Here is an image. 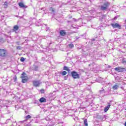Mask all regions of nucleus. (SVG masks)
Listing matches in <instances>:
<instances>
[{
  "label": "nucleus",
  "instance_id": "a878e982",
  "mask_svg": "<svg viewBox=\"0 0 126 126\" xmlns=\"http://www.w3.org/2000/svg\"><path fill=\"white\" fill-rule=\"evenodd\" d=\"M17 50H21V47L17 46Z\"/></svg>",
  "mask_w": 126,
  "mask_h": 126
},
{
  "label": "nucleus",
  "instance_id": "2eb2a0df",
  "mask_svg": "<svg viewBox=\"0 0 126 126\" xmlns=\"http://www.w3.org/2000/svg\"><path fill=\"white\" fill-rule=\"evenodd\" d=\"M19 6H20V7H23V8L25 7V5H24V4H23L22 2L19 3Z\"/></svg>",
  "mask_w": 126,
  "mask_h": 126
},
{
  "label": "nucleus",
  "instance_id": "473e14b6",
  "mask_svg": "<svg viewBox=\"0 0 126 126\" xmlns=\"http://www.w3.org/2000/svg\"><path fill=\"white\" fill-rule=\"evenodd\" d=\"M92 41H95V39L94 38V39H92Z\"/></svg>",
  "mask_w": 126,
  "mask_h": 126
},
{
  "label": "nucleus",
  "instance_id": "20e7f679",
  "mask_svg": "<svg viewBox=\"0 0 126 126\" xmlns=\"http://www.w3.org/2000/svg\"><path fill=\"white\" fill-rule=\"evenodd\" d=\"M71 74L74 79H77L80 77L79 74L75 71H72Z\"/></svg>",
  "mask_w": 126,
  "mask_h": 126
},
{
  "label": "nucleus",
  "instance_id": "58836bf2",
  "mask_svg": "<svg viewBox=\"0 0 126 126\" xmlns=\"http://www.w3.org/2000/svg\"><path fill=\"white\" fill-rule=\"evenodd\" d=\"M76 39H78V37H76Z\"/></svg>",
  "mask_w": 126,
  "mask_h": 126
},
{
  "label": "nucleus",
  "instance_id": "4468645a",
  "mask_svg": "<svg viewBox=\"0 0 126 126\" xmlns=\"http://www.w3.org/2000/svg\"><path fill=\"white\" fill-rule=\"evenodd\" d=\"M18 29H19V27L17 25H15L13 27V31H17V30H18Z\"/></svg>",
  "mask_w": 126,
  "mask_h": 126
},
{
  "label": "nucleus",
  "instance_id": "c756f323",
  "mask_svg": "<svg viewBox=\"0 0 126 126\" xmlns=\"http://www.w3.org/2000/svg\"><path fill=\"white\" fill-rule=\"evenodd\" d=\"M64 80H66V79H67V76H64Z\"/></svg>",
  "mask_w": 126,
  "mask_h": 126
},
{
  "label": "nucleus",
  "instance_id": "4be33fe9",
  "mask_svg": "<svg viewBox=\"0 0 126 126\" xmlns=\"http://www.w3.org/2000/svg\"><path fill=\"white\" fill-rule=\"evenodd\" d=\"M69 47L70 48V49H72V48H73L74 47V46L73 45V44H70L68 45Z\"/></svg>",
  "mask_w": 126,
  "mask_h": 126
},
{
  "label": "nucleus",
  "instance_id": "e433bc0d",
  "mask_svg": "<svg viewBox=\"0 0 126 126\" xmlns=\"http://www.w3.org/2000/svg\"><path fill=\"white\" fill-rule=\"evenodd\" d=\"M114 19H117V17H115L114 18Z\"/></svg>",
  "mask_w": 126,
  "mask_h": 126
},
{
  "label": "nucleus",
  "instance_id": "f257e3e1",
  "mask_svg": "<svg viewBox=\"0 0 126 126\" xmlns=\"http://www.w3.org/2000/svg\"><path fill=\"white\" fill-rule=\"evenodd\" d=\"M21 78L22 79V82L23 83H26L27 82V80H28V77L26 74V73L23 72L21 76Z\"/></svg>",
  "mask_w": 126,
  "mask_h": 126
},
{
  "label": "nucleus",
  "instance_id": "f3484780",
  "mask_svg": "<svg viewBox=\"0 0 126 126\" xmlns=\"http://www.w3.org/2000/svg\"><path fill=\"white\" fill-rule=\"evenodd\" d=\"M84 124L85 126H88V123H87V119L84 120Z\"/></svg>",
  "mask_w": 126,
  "mask_h": 126
},
{
  "label": "nucleus",
  "instance_id": "bb28decb",
  "mask_svg": "<svg viewBox=\"0 0 126 126\" xmlns=\"http://www.w3.org/2000/svg\"><path fill=\"white\" fill-rule=\"evenodd\" d=\"M40 9H41V10L45 11V10H46V8H45V7H42V8H41Z\"/></svg>",
  "mask_w": 126,
  "mask_h": 126
},
{
  "label": "nucleus",
  "instance_id": "f03ea898",
  "mask_svg": "<svg viewBox=\"0 0 126 126\" xmlns=\"http://www.w3.org/2000/svg\"><path fill=\"white\" fill-rule=\"evenodd\" d=\"M7 55V51L5 49H0V57L1 58H5Z\"/></svg>",
  "mask_w": 126,
  "mask_h": 126
},
{
  "label": "nucleus",
  "instance_id": "aec40b11",
  "mask_svg": "<svg viewBox=\"0 0 126 126\" xmlns=\"http://www.w3.org/2000/svg\"><path fill=\"white\" fill-rule=\"evenodd\" d=\"M31 118H32L31 116L28 115V116H26L25 119L26 120H29V119H31Z\"/></svg>",
  "mask_w": 126,
  "mask_h": 126
},
{
  "label": "nucleus",
  "instance_id": "393cba45",
  "mask_svg": "<svg viewBox=\"0 0 126 126\" xmlns=\"http://www.w3.org/2000/svg\"><path fill=\"white\" fill-rule=\"evenodd\" d=\"M34 70H35V71H37V70H38V66H35L34 67Z\"/></svg>",
  "mask_w": 126,
  "mask_h": 126
},
{
  "label": "nucleus",
  "instance_id": "5701e85b",
  "mask_svg": "<svg viewBox=\"0 0 126 126\" xmlns=\"http://www.w3.org/2000/svg\"><path fill=\"white\" fill-rule=\"evenodd\" d=\"M20 61H21V62H25V59H24V58H23V57H21Z\"/></svg>",
  "mask_w": 126,
  "mask_h": 126
},
{
  "label": "nucleus",
  "instance_id": "423d86ee",
  "mask_svg": "<svg viewBox=\"0 0 126 126\" xmlns=\"http://www.w3.org/2000/svg\"><path fill=\"white\" fill-rule=\"evenodd\" d=\"M115 70L116 71H117V72H123L125 70V68H123L122 67H116L114 68Z\"/></svg>",
  "mask_w": 126,
  "mask_h": 126
},
{
  "label": "nucleus",
  "instance_id": "72a5a7b5",
  "mask_svg": "<svg viewBox=\"0 0 126 126\" xmlns=\"http://www.w3.org/2000/svg\"><path fill=\"white\" fill-rule=\"evenodd\" d=\"M81 71H83V72H84V70H83V69L81 70Z\"/></svg>",
  "mask_w": 126,
  "mask_h": 126
},
{
  "label": "nucleus",
  "instance_id": "0eeeda50",
  "mask_svg": "<svg viewBox=\"0 0 126 126\" xmlns=\"http://www.w3.org/2000/svg\"><path fill=\"white\" fill-rule=\"evenodd\" d=\"M33 84L34 86H35V87H38L40 86V84H41V82H40V81H33Z\"/></svg>",
  "mask_w": 126,
  "mask_h": 126
},
{
  "label": "nucleus",
  "instance_id": "dca6fc26",
  "mask_svg": "<svg viewBox=\"0 0 126 126\" xmlns=\"http://www.w3.org/2000/svg\"><path fill=\"white\" fill-rule=\"evenodd\" d=\"M100 9L101 10H103L104 11L105 10H107V7H104L103 5H101Z\"/></svg>",
  "mask_w": 126,
  "mask_h": 126
},
{
  "label": "nucleus",
  "instance_id": "c9c22d12",
  "mask_svg": "<svg viewBox=\"0 0 126 126\" xmlns=\"http://www.w3.org/2000/svg\"><path fill=\"white\" fill-rule=\"evenodd\" d=\"M69 18H72V17H71V16L69 17Z\"/></svg>",
  "mask_w": 126,
  "mask_h": 126
},
{
  "label": "nucleus",
  "instance_id": "b1692460",
  "mask_svg": "<svg viewBox=\"0 0 126 126\" xmlns=\"http://www.w3.org/2000/svg\"><path fill=\"white\" fill-rule=\"evenodd\" d=\"M13 80L14 82L16 81L17 80V77H16V76H15L14 77H13Z\"/></svg>",
  "mask_w": 126,
  "mask_h": 126
},
{
  "label": "nucleus",
  "instance_id": "a211bd4d",
  "mask_svg": "<svg viewBox=\"0 0 126 126\" xmlns=\"http://www.w3.org/2000/svg\"><path fill=\"white\" fill-rule=\"evenodd\" d=\"M63 69H64V70H66L67 71H70V70H69V69H68V67H67L66 66H64L63 67Z\"/></svg>",
  "mask_w": 126,
  "mask_h": 126
},
{
  "label": "nucleus",
  "instance_id": "39448f33",
  "mask_svg": "<svg viewBox=\"0 0 126 126\" xmlns=\"http://www.w3.org/2000/svg\"><path fill=\"white\" fill-rule=\"evenodd\" d=\"M111 25L113 28H118V29H122V26L118 23L111 24Z\"/></svg>",
  "mask_w": 126,
  "mask_h": 126
},
{
  "label": "nucleus",
  "instance_id": "9b49d317",
  "mask_svg": "<svg viewBox=\"0 0 126 126\" xmlns=\"http://www.w3.org/2000/svg\"><path fill=\"white\" fill-rule=\"evenodd\" d=\"M39 102H40V103H45L47 102V99L44 97H41L39 99Z\"/></svg>",
  "mask_w": 126,
  "mask_h": 126
},
{
  "label": "nucleus",
  "instance_id": "ea45409f",
  "mask_svg": "<svg viewBox=\"0 0 126 126\" xmlns=\"http://www.w3.org/2000/svg\"><path fill=\"white\" fill-rule=\"evenodd\" d=\"M125 126H126V122L125 123Z\"/></svg>",
  "mask_w": 126,
  "mask_h": 126
},
{
  "label": "nucleus",
  "instance_id": "c85d7f7f",
  "mask_svg": "<svg viewBox=\"0 0 126 126\" xmlns=\"http://www.w3.org/2000/svg\"><path fill=\"white\" fill-rule=\"evenodd\" d=\"M40 91H41V93H44V92H45V91L44 90H40Z\"/></svg>",
  "mask_w": 126,
  "mask_h": 126
},
{
  "label": "nucleus",
  "instance_id": "6ab92c4d",
  "mask_svg": "<svg viewBox=\"0 0 126 126\" xmlns=\"http://www.w3.org/2000/svg\"><path fill=\"white\" fill-rule=\"evenodd\" d=\"M66 73H67L66 71H63V72H62L61 74H62V75H63V76H64V75H66Z\"/></svg>",
  "mask_w": 126,
  "mask_h": 126
},
{
  "label": "nucleus",
  "instance_id": "ddd939ff",
  "mask_svg": "<svg viewBox=\"0 0 126 126\" xmlns=\"http://www.w3.org/2000/svg\"><path fill=\"white\" fill-rule=\"evenodd\" d=\"M112 88L114 90H117V89L119 88V85H118V84H116L115 85L112 87Z\"/></svg>",
  "mask_w": 126,
  "mask_h": 126
},
{
  "label": "nucleus",
  "instance_id": "4c0bfd02",
  "mask_svg": "<svg viewBox=\"0 0 126 126\" xmlns=\"http://www.w3.org/2000/svg\"><path fill=\"white\" fill-rule=\"evenodd\" d=\"M69 22H70V21H68V23H69Z\"/></svg>",
  "mask_w": 126,
  "mask_h": 126
},
{
  "label": "nucleus",
  "instance_id": "7c9ffc66",
  "mask_svg": "<svg viewBox=\"0 0 126 126\" xmlns=\"http://www.w3.org/2000/svg\"><path fill=\"white\" fill-rule=\"evenodd\" d=\"M4 5H7V2L5 1V2L4 3Z\"/></svg>",
  "mask_w": 126,
  "mask_h": 126
},
{
  "label": "nucleus",
  "instance_id": "6e6552de",
  "mask_svg": "<svg viewBox=\"0 0 126 126\" xmlns=\"http://www.w3.org/2000/svg\"><path fill=\"white\" fill-rule=\"evenodd\" d=\"M111 103H108V105L105 107L104 108V112L106 113V112H108V110L110 109V107H111Z\"/></svg>",
  "mask_w": 126,
  "mask_h": 126
},
{
  "label": "nucleus",
  "instance_id": "2f4dec72",
  "mask_svg": "<svg viewBox=\"0 0 126 126\" xmlns=\"http://www.w3.org/2000/svg\"><path fill=\"white\" fill-rule=\"evenodd\" d=\"M24 122H26V120L23 121H21L20 123H24Z\"/></svg>",
  "mask_w": 126,
  "mask_h": 126
},
{
  "label": "nucleus",
  "instance_id": "9d476101",
  "mask_svg": "<svg viewBox=\"0 0 126 126\" xmlns=\"http://www.w3.org/2000/svg\"><path fill=\"white\" fill-rule=\"evenodd\" d=\"M105 93H106V91L103 88H101V90L99 91V94L100 95H105Z\"/></svg>",
  "mask_w": 126,
  "mask_h": 126
},
{
  "label": "nucleus",
  "instance_id": "f704fd0d",
  "mask_svg": "<svg viewBox=\"0 0 126 126\" xmlns=\"http://www.w3.org/2000/svg\"><path fill=\"white\" fill-rule=\"evenodd\" d=\"M110 67H111V66L108 65V68H110Z\"/></svg>",
  "mask_w": 126,
  "mask_h": 126
},
{
  "label": "nucleus",
  "instance_id": "7ed1b4c3",
  "mask_svg": "<svg viewBox=\"0 0 126 126\" xmlns=\"http://www.w3.org/2000/svg\"><path fill=\"white\" fill-rule=\"evenodd\" d=\"M89 66L91 67V70L92 71H96L98 68L97 67V65L94 63H93L92 64H89Z\"/></svg>",
  "mask_w": 126,
  "mask_h": 126
},
{
  "label": "nucleus",
  "instance_id": "1a4fd4ad",
  "mask_svg": "<svg viewBox=\"0 0 126 126\" xmlns=\"http://www.w3.org/2000/svg\"><path fill=\"white\" fill-rule=\"evenodd\" d=\"M60 34L61 36H65L66 32H65V31L64 30H61L60 31Z\"/></svg>",
  "mask_w": 126,
  "mask_h": 126
},
{
  "label": "nucleus",
  "instance_id": "f8f14e48",
  "mask_svg": "<svg viewBox=\"0 0 126 126\" xmlns=\"http://www.w3.org/2000/svg\"><path fill=\"white\" fill-rule=\"evenodd\" d=\"M104 7H106V9L108 8L109 5H110V3L109 2H105L103 5H102Z\"/></svg>",
  "mask_w": 126,
  "mask_h": 126
},
{
  "label": "nucleus",
  "instance_id": "412c9836",
  "mask_svg": "<svg viewBox=\"0 0 126 126\" xmlns=\"http://www.w3.org/2000/svg\"><path fill=\"white\" fill-rule=\"evenodd\" d=\"M50 10L53 13H55L56 12L55 11V9H54V8L53 7H50Z\"/></svg>",
  "mask_w": 126,
  "mask_h": 126
},
{
  "label": "nucleus",
  "instance_id": "cd10ccee",
  "mask_svg": "<svg viewBox=\"0 0 126 126\" xmlns=\"http://www.w3.org/2000/svg\"><path fill=\"white\" fill-rule=\"evenodd\" d=\"M73 21H74L75 22H76V21H78V20L76 19H74V18H73Z\"/></svg>",
  "mask_w": 126,
  "mask_h": 126
}]
</instances>
